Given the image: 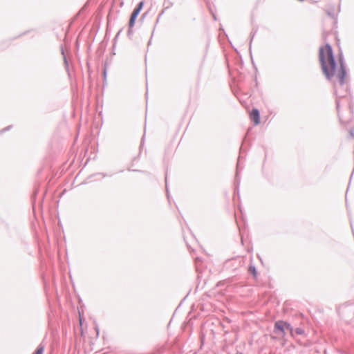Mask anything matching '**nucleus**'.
Listing matches in <instances>:
<instances>
[{
    "label": "nucleus",
    "mask_w": 354,
    "mask_h": 354,
    "mask_svg": "<svg viewBox=\"0 0 354 354\" xmlns=\"http://www.w3.org/2000/svg\"><path fill=\"white\" fill-rule=\"evenodd\" d=\"M319 59L322 71L328 79L335 77L342 84L344 82L346 71L342 64L337 65L334 59L333 50L329 44L321 46L319 50Z\"/></svg>",
    "instance_id": "f257e3e1"
},
{
    "label": "nucleus",
    "mask_w": 354,
    "mask_h": 354,
    "mask_svg": "<svg viewBox=\"0 0 354 354\" xmlns=\"http://www.w3.org/2000/svg\"><path fill=\"white\" fill-rule=\"evenodd\" d=\"M143 4L144 3L142 1L140 2L138 4V6H136V8H134L133 12L131 15V17H130L129 22V30H128L129 35L132 34V31L131 29L134 26L136 20L143 7Z\"/></svg>",
    "instance_id": "f03ea898"
},
{
    "label": "nucleus",
    "mask_w": 354,
    "mask_h": 354,
    "mask_svg": "<svg viewBox=\"0 0 354 354\" xmlns=\"http://www.w3.org/2000/svg\"><path fill=\"white\" fill-rule=\"evenodd\" d=\"M275 329L276 332L279 333V335H283L286 331H289L290 333H292V330L290 328V325L283 321H279L276 322Z\"/></svg>",
    "instance_id": "7ed1b4c3"
},
{
    "label": "nucleus",
    "mask_w": 354,
    "mask_h": 354,
    "mask_svg": "<svg viewBox=\"0 0 354 354\" xmlns=\"http://www.w3.org/2000/svg\"><path fill=\"white\" fill-rule=\"evenodd\" d=\"M250 119L252 120L255 125L260 122V113L257 109H253L250 113Z\"/></svg>",
    "instance_id": "20e7f679"
},
{
    "label": "nucleus",
    "mask_w": 354,
    "mask_h": 354,
    "mask_svg": "<svg viewBox=\"0 0 354 354\" xmlns=\"http://www.w3.org/2000/svg\"><path fill=\"white\" fill-rule=\"evenodd\" d=\"M239 163L237 164V169H239ZM240 185V178L239 171L236 170V176H235V193L237 194L238 196H239V187Z\"/></svg>",
    "instance_id": "39448f33"
},
{
    "label": "nucleus",
    "mask_w": 354,
    "mask_h": 354,
    "mask_svg": "<svg viewBox=\"0 0 354 354\" xmlns=\"http://www.w3.org/2000/svg\"><path fill=\"white\" fill-rule=\"evenodd\" d=\"M248 271L252 274L253 277L254 278H257V271L256 270V268L255 266H252V265H250V266L248 268Z\"/></svg>",
    "instance_id": "423d86ee"
},
{
    "label": "nucleus",
    "mask_w": 354,
    "mask_h": 354,
    "mask_svg": "<svg viewBox=\"0 0 354 354\" xmlns=\"http://www.w3.org/2000/svg\"><path fill=\"white\" fill-rule=\"evenodd\" d=\"M44 351V346L41 344H40L37 346V349L35 350V351L34 352L33 354H43Z\"/></svg>",
    "instance_id": "0eeeda50"
},
{
    "label": "nucleus",
    "mask_w": 354,
    "mask_h": 354,
    "mask_svg": "<svg viewBox=\"0 0 354 354\" xmlns=\"http://www.w3.org/2000/svg\"><path fill=\"white\" fill-rule=\"evenodd\" d=\"M62 54L63 55V57H64V64H65V66L66 68H68V60H67V58L64 54V51L63 50V48H62Z\"/></svg>",
    "instance_id": "6e6552de"
},
{
    "label": "nucleus",
    "mask_w": 354,
    "mask_h": 354,
    "mask_svg": "<svg viewBox=\"0 0 354 354\" xmlns=\"http://www.w3.org/2000/svg\"><path fill=\"white\" fill-rule=\"evenodd\" d=\"M295 332L297 333V334H302L303 333V330L300 328H297L296 329Z\"/></svg>",
    "instance_id": "1a4fd4ad"
},
{
    "label": "nucleus",
    "mask_w": 354,
    "mask_h": 354,
    "mask_svg": "<svg viewBox=\"0 0 354 354\" xmlns=\"http://www.w3.org/2000/svg\"><path fill=\"white\" fill-rule=\"evenodd\" d=\"M10 127H11V126H8V127H6V128L3 129L1 131H2V132H5V131H6L9 130V129H10Z\"/></svg>",
    "instance_id": "9d476101"
},
{
    "label": "nucleus",
    "mask_w": 354,
    "mask_h": 354,
    "mask_svg": "<svg viewBox=\"0 0 354 354\" xmlns=\"http://www.w3.org/2000/svg\"><path fill=\"white\" fill-rule=\"evenodd\" d=\"M104 77H106V69L104 70Z\"/></svg>",
    "instance_id": "9b49d317"
},
{
    "label": "nucleus",
    "mask_w": 354,
    "mask_h": 354,
    "mask_svg": "<svg viewBox=\"0 0 354 354\" xmlns=\"http://www.w3.org/2000/svg\"><path fill=\"white\" fill-rule=\"evenodd\" d=\"M197 261H201V259H199L198 257H197V258L196 259V262H197Z\"/></svg>",
    "instance_id": "f8f14e48"
},
{
    "label": "nucleus",
    "mask_w": 354,
    "mask_h": 354,
    "mask_svg": "<svg viewBox=\"0 0 354 354\" xmlns=\"http://www.w3.org/2000/svg\"><path fill=\"white\" fill-rule=\"evenodd\" d=\"M236 354H242L241 353H237Z\"/></svg>",
    "instance_id": "ddd939ff"
}]
</instances>
